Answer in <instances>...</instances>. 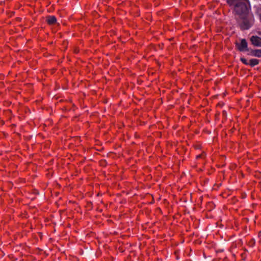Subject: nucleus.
Wrapping results in <instances>:
<instances>
[{
  "label": "nucleus",
  "mask_w": 261,
  "mask_h": 261,
  "mask_svg": "<svg viewBox=\"0 0 261 261\" xmlns=\"http://www.w3.org/2000/svg\"><path fill=\"white\" fill-rule=\"evenodd\" d=\"M233 9L236 19L242 29L247 30L253 23V16L249 12L247 0H227Z\"/></svg>",
  "instance_id": "nucleus-1"
},
{
  "label": "nucleus",
  "mask_w": 261,
  "mask_h": 261,
  "mask_svg": "<svg viewBox=\"0 0 261 261\" xmlns=\"http://www.w3.org/2000/svg\"><path fill=\"white\" fill-rule=\"evenodd\" d=\"M236 45L238 49L241 51H248V44L246 40L245 39L241 40L240 42L236 43Z\"/></svg>",
  "instance_id": "nucleus-2"
},
{
  "label": "nucleus",
  "mask_w": 261,
  "mask_h": 261,
  "mask_svg": "<svg viewBox=\"0 0 261 261\" xmlns=\"http://www.w3.org/2000/svg\"><path fill=\"white\" fill-rule=\"evenodd\" d=\"M252 43L256 46H261V38L257 36H252L250 38Z\"/></svg>",
  "instance_id": "nucleus-3"
},
{
  "label": "nucleus",
  "mask_w": 261,
  "mask_h": 261,
  "mask_svg": "<svg viewBox=\"0 0 261 261\" xmlns=\"http://www.w3.org/2000/svg\"><path fill=\"white\" fill-rule=\"evenodd\" d=\"M47 21L49 24H55L56 22V18L54 16H49L47 18Z\"/></svg>",
  "instance_id": "nucleus-4"
},
{
  "label": "nucleus",
  "mask_w": 261,
  "mask_h": 261,
  "mask_svg": "<svg viewBox=\"0 0 261 261\" xmlns=\"http://www.w3.org/2000/svg\"><path fill=\"white\" fill-rule=\"evenodd\" d=\"M251 55L255 56V57H261V50L256 49L255 50L252 51Z\"/></svg>",
  "instance_id": "nucleus-5"
},
{
  "label": "nucleus",
  "mask_w": 261,
  "mask_h": 261,
  "mask_svg": "<svg viewBox=\"0 0 261 261\" xmlns=\"http://www.w3.org/2000/svg\"><path fill=\"white\" fill-rule=\"evenodd\" d=\"M258 63L257 60L256 59H251L249 61V64H250L251 66H254L257 65Z\"/></svg>",
  "instance_id": "nucleus-6"
},
{
  "label": "nucleus",
  "mask_w": 261,
  "mask_h": 261,
  "mask_svg": "<svg viewBox=\"0 0 261 261\" xmlns=\"http://www.w3.org/2000/svg\"><path fill=\"white\" fill-rule=\"evenodd\" d=\"M241 61L246 65L249 64V62H248L247 60L244 58H241Z\"/></svg>",
  "instance_id": "nucleus-7"
}]
</instances>
